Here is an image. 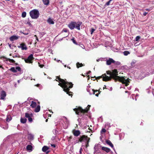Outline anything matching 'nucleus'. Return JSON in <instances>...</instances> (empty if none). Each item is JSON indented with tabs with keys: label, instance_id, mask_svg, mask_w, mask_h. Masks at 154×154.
<instances>
[{
	"label": "nucleus",
	"instance_id": "nucleus-1",
	"mask_svg": "<svg viewBox=\"0 0 154 154\" xmlns=\"http://www.w3.org/2000/svg\"><path fill=\"white\" fill-rule=\"evenodd\" d=\"M118 72L116 69H115L112 70V72L111 77H109L106 75L104 74L101 76H100L97 77V79H99L101 78H103V80L104 81H107L110 80L112 78L115 80H119V82H121L122 84H125L126 86H127L129 85V81L128 79L125 77H120L118 76Z\"/></svg>",
	"mask_w": 154,
	"mask_h": 154
},
{
	"label": "nucleus",
	"instance_id": "nucleus-2",
	"mask_svg": "<svg viewBox=\"0 0 154 154\" xmlns=\"http://www.w3.org/2000/svg\"><path fill=\"white\" fill-rule=\"evenodd\" d=\"M56 79H56V81L59 82L58 85L62 87L63 89V90L66 92L69 96H71L72 92L69 91V89L72 88L73 86L72 83L67 82L66 79L64 80L58 77H57Z\"/></svg>",
	"mask_w": 154,
	"mask_h": 154
},
{
	"label": "nucleus",
	"instance_id": "nucleus-3",
	"mask_svg": "<svg viewBox=\"0 0 154 154\" xmlns=\"http://www.w3.org/2000/svg\"><path fill=\"white\" fill-rule=\"evenodd\" d=\"M90 107L91 106L88 105L85 109H83L81 107H79L77 108H75L74 110L77 114L81 116H82V114H83L85 112H88Z\"/></svg>",
	"mask_w": 154,
	"mask_h": 154
},
{
	"label": "nucleus",
	"instance_id": "nucleus-4",
	"mask_svg": "<svg viewBox=\"0 0 154 154\" xmlns=\"http://www.w3.org/2000/svg\"><path fill=\"white\" fill-rule=\"evenodd\" d=\"M29 14L32 19H36L38 17L39 13L37 10L35 9L29 12Z\"/></svg>",
	"mask_w": 154,
	"mask_h": 154
},
{
	"label": "nucleus",
	"instance_id": "nucleus-5",
	"mask_svg": "<svg viewBox=\"0 0 154 154\" xmlns=\"http://www.w3.org/2000/svg\"><path fill=\"white\" fill-rule=\"evenodd\" d=\"M90 138H88L87 136L84 135L80 136L79 137V140L80 142L84 141L85 142H89Z\"/></svg>",
	"mask_w": 154,
	"mask_h": 154
},
{
	"label": "nucleus",
	"instance_id": "nucleus-6",
	"mask_svg": "<svg viewBox=\"0 0 154 154\" xmlns=\"http://www.w3.org/2000/svg\"><path fill=\"white\" fill-rule=\"evenodd\" d=\"M0 59L2 60L6 63H7L8 61H9L10 62L12 63H14L15 62V61L14 60L7 58L4 56L0 57Z\"/></svg>",
	"mask_w": 154,
	"mask_h": 154
},
{
	"label": "nucleus",
	"instance_id": "nucleus-7",
	"mask_svg": "<svg viewBox=\"0 0 154 154\" xmlns=\"http://www.w3.org/2000/svg\"><path fill=\"white\" fill-rule=\"evenodd\" d=\"M33 59V55L32 54H31L28 57L27 59H25L24 60L26 63H32Z\"/></svg>",
	"mask_w": 154,
	"mask_h": 154
},
{
	"label": "nucleus",
	"instance_id": "nucleus-8",
	"mask_svg": "<svg viewBox=\"0 0 154 154\" xmlns=\"http://www.w3.org/2000/svg\"><path fill=\"white\" fill-rule=\"evenodd\" d=\"M105 60V61L106 62V64L108 65H110L115 62L114 60L111 58H106Z\"/></svg>",
	"mask_w": 154,
	"mask_h": 154
},
{
	"label": "nucleus",
	"instance_id": "nucleus-9",
	"mask_svg": "<svg viewBox=\"0 0 154 154\" xmlns=\"http://www.w3.org/2000/svg\"><path fill=\"white\" fill-rule=\"evenodd\" d=\"M6 95V94L5 92L2 91L0 93V99L5 100V99Z\"/></svg>",
	"mask_w": 154,
	"mask_h": 154
},
{
	"label": "nucleus",
	"instance_id": "nucleus-10",
	"mask_svg": "<svg viewBox=\"0 0 154 154\" xmlns=\"http://www.w3.org/2000/svg\"><path fill=\"white\" fill-rule=\"evenodd\" d=\"M63 121L65 122V125H63V127L64 128H67L69 125V121L65 117H64Z\"/></svg>",
	"mask_w": 154,
	"mask_h": 154
},
{
	"label": "nucleus",
	"instance_id": "nucleus-11",
	"mask_svg": "<svg viewBox=\"0 0 154 154\" xmlns=\"http://www.w3.org/2000/svg\"><path fill=\"white\" fill-rule=\"evenodd\" d=\"M87 90L88 92L90 94H95V93L98 91L97 90L95 91L94 90L89 89L88 88V87L87 89Z\"/></svg>",
	"mask_w": 154,
	"mask_h": 154
},
{
	"label": "nucleus",
	"instance_id": "nucleus-12",
	"mask_svg": "<svg viewBox=\"0 0 154 154\" xmlns=\"http://www.w3.org/2000/svg\"><path fill=\"white\" fill-rule=\"evenodd\" d=\"M75 22H72L68 25L69 28L71 29H73L75 27Z\"/></svg>",
	"mask_w": 154,
	"mask_h": 154
},
{
	"label": "nucleus",
	"instance_id": "nucleus-13",
	"mask_svg": "<svg viewBox=\"0 0 154 154\" xmlns=\"http://www.w3.org/2000/svg\"><path fill=\"white\" fill-rule=\"evenodd\" d=\"M19 36L16 35H13L11 36L9 39L11 41H13L15 40H17L18 39Z\"/></svg>",
	"mask_w": 154,
	"mask_h": 154
},
{
	"label": "nucleus",
	"instance_id": "nucleus-14",
	"mask_svg": "<svg viewBox=\"0 0 154 154\" xmlns=\"http://www.w3.org/2000/svg\"><path fill=\"white\" fill-rule=\"evenodd\" d=\"M82 23L81 22H79L77 23L76 22L75 25V27L77 29L79 30L80 29V26L82 25Z\"/></svg>",
	"mask_w": 154,
	"mask_h": 154
},
{
	"label": "nucleus",
	"instance_id": "nucleus-15",
	"mask_svg": "<svg viewBox=\"0 0 154 154\" xmlns=\"http://www.w3.org/2000/svg\"><path fill=\"white\" fill-rule=\"evenodd\" d=\"M18 47L19 48H21L23 50H26L27 49L26 45L24 44H21L20 46H18Z\"/></svg>",
	"mask_w": 154,
	"mask_h": 154
},
{
	"label": "nucleus",
	"instance_id": "nucleus-16",
	"mask_svg": "<svg viewBox=\"0 0 154 154\" xmlns=\"http://www.w3.org/2000/svg\"><path fill=\"white\" fill-rule=\"evenodd\" d=\"M101 149L105 151L107 153L111 151V150L110 149L105 147H102Z\"/></svg>",
	"mask_w": 154,
	"mask_h": 154
},
{
	"label": "nucleus",
	"instance_id": "nucleus-17",
	"mask_svg": "<svg viewBox=\"0 0 154 154\" xmlns=\"http://www.w3.org/2000/svg\"><path fill=\"white\" fill-rule=\"evenodd\" d=\"M47 21L50 24H54V22L53 20L50 18H49Z\"/></svg>",
	"mask_w": 154,
	"mask_h": 154
},
{
	"label": "nucleus",
	"instance_id": "nucleus-18",
	"mask_svg": "<svg viewBox=\"0 0 154 154\" xmlns=\"http://www.w3.org/2000/svg\"><path fill=\"white\" fill-rule=\"evenodd\" d=\"M26 149L27 151L30 152L32 150V147L31 145H28L26 146Z\"/></svg>",
	"mask_w": 154,
	"mask_h": 154
},
{
	"label": "nucleus",
	"instance_id": "nucleus-19",
	"mask_svg": "<svg viewBox=\"0 0 154 154\" xmlns=\"http://www.w3.org/2000/svg\"><path fill=\"white\" fill-rule=\"evenodd\" d=\"M106 143L107 144H108V145L110 146L111 147H112L113 148H114L113 144L109 140H107L106 141Z\"/></svg>",
	"mask_w": 154,
	"mask_h": 154
},
{
	"label": "nucleus",
	"instance_id": "nucleus-20",
	"mask_svg": "<svg viewBox=\"0 0 154 154\" xmlns=\"http://www.w3.org/2000/svg\"><path fill=\"white\" fill-rule=\"evenodd\" d=\"M36 106V103L34 101H32L30 106L32 108H35Z\"/></svg>",
	"mask_w": 154,
	"mask_h": 154
},
{
	"label": "nucleus",
	"instance_id": "nucleus-21",
	"mask_svg": "<svg viewBox=\"0 0 154 154\" xmlns=\"http://www.w3.org/2000/svg\"><path fill=\"white\" fill-rule=\"evenodd\" d=\"M80 132L79 130L75 131L73 132L74 135L76 136H79L80 134Z\"/></svg>",
	"mask_w": 154,
	"mask_h": 154
},
{
	"label": "nucleus",
	"instance_id": "nucleus-22",
	"mask_svg": "<svg viewBox=\"0 0 154 154\" xmlns=\"http://www.w3.org/2000/svg\"><path fill=\"white\" fill-rule=\"evenodd\" d=\"M43 4L46 5H48L49 4V0H42Z\"/></svg>",
	"mask_w": 154,
	"mask_h": 154
},
{
	"label": "nucleus",
	"instance_id": "nucleus-23",
	"mask_svg": "<svg viewBox=\"0 0 154 154\" xmlns=\"http://www.w3.org/2000/svg\"><path fill=\"white\" fill-rule=\"evenodd\" d=\"M28 138L29 140H33L34 138V136L31 134H28Z\"/></svg>",
	"mask_w": 154,
	"mask_h": 154
},
{
	"label": "nucleus",
	"instance_id": "nucleus-24",
	"mask_svg": "<svg viewBox=\"0 0 154 154\" xmlns=\"http://www.w3.org/2000/svg\"><path fill=\"white\" fill-rule=\"evenodd\" d=\"M26 117L29 118L30 117H32V114H29L28 113H26L25 114Z\"/></svg>",
	"mask_w": 154,
	"mask_h": 154
},
{
	"label": "nucleus",
	"instance_id": "nucleus-25",
	"mask_svg": "<svg viewBox=\"0 0 154 154\" xmlns=\"http://www.w3.org/2000/svg\"><path fill=\"white\" fill-rule=\"evenodd\" d=\"M26 119L25 118H21L20 119V122L21 123H26Z\"/></svg>",
	"mask_w": 154,
	"mask_h": 154
},
{
	"label": "nucleus",
	"instance_id": "nucleus-26",
	"mask_svg": "<svg viewBox=\"0 0 154 154\" xmlns=\"http://www.w3.org/2000/svg\"><path fill=\"white\" fill-rule=\"evenodd\" d=\"M40 107L39 105L37 106L35 109V111L36 112H38L40 110Z\"/></svg>",
	"mask_w": 154,
	"mask_h": 154
},
{
	"label": "nucleus",
	"instance_id": "nucleus-27",
	"mask_svg": "<svg viewBox=\"0 0 154 154\" xmlns=\"http://www.w3.org/2000/svg\"><path fill=\"white\" fill-rule=\"evenodd\" d=\"M48 148L47 146H45L42 148V150L44 152H46L48 149Z\"/></svg>",
	"mask_w": 154,
	"mask_h": 154
},
{
	"label": "nucleus",
	"instance_id": "nucleus-28",
	"mask_svg": "<svg viewBox=\"0 0 154 154\" xmlns=\"http://www.w3.org/2000/svg\"><path fill=\"white\" fill-rule=\"evenodd\" d=\"M83 66V65L82 63H80L79 62H78L76 63V67L78 68L82 67Z\"/></svg>",
	"mask_w": 154,
	"mask_h": 154
},
{
	"label": "nucleus",
	"instance_id": "nucleus-29",
	"mask_svg": "<svg viewBox=\"0 0 154 154\" xmlns=\"http://www.w3.org/2000/svg\"><path fill=\"white\" fill-rule=\"evenodd\" d=\"M106 59V58H100L99 59H97V60L96 61L97 62H99L100 61H105Z\"/></svg>",
	"mask_w": 154,
	"mask_h": 154
},
{
	"label": "nucleus",
	"instance_id": "nucleus-30",
	"mask_svg": "<svg viewBox=\"0 0 154 154\" xmlns=\"http://www.w3.org/2000/svg\"><path fill=\"white\" fill-rule=\"evenodd\" d=\"M11 116L8 115L7 116L6 121L8 122H9L11 120Z\"/></svg>",
	"mask_w": 154,
	"mask_h": 154
},
{
	"label": "nucleus",
	"instance_id": "nucleus-31",
	"mask_svg": "<svg viewBox=\"0 0 154 154\" xmlns=\"http://www.w3.org/2000/svg\"><path fill=\"white\" fill-rule=\"evenodd\" d=\"M94 149L96 152L97 151L98 149V145L97 144H96L94 147Z\"/></svg>",
	"mask_w": 154,
	"mask_h": 154
},
{
	"label": "nucleus",
	"instance_id": "nucleus-32",
	"mask_svg": "<svg viewBox=\"0 0 154 154\" xmlns=\"http://www.w3.org/2000/svg\"><path fill=\"white\" fill-rule=\"evenodd\" d=\"M10 70L12 72H17V70H16V69L14 67H12L11 68Z\"/></svg>",
	"mask_w": 154,
	"mask_h": 154
},
{
	"label": "nucleus",
	"instance_id": "nucleus-33",
	"mask_svg": "<svg viewBox=\"0 0 154 154\" xmlns=\"http://www.w3.org/2000/svg\"><path fill=\"white\" fill-rule=\"evenodd\" d=\"M124 54L125 55L127 56L130 54V52L127 51H125L123 52Z\"/></svg>",
	"mask_w": 154,
	"mask_h": 154
},
{
	"label": "nucleus",
	"instance_id": "nucleus-34",
	"mask_svg": "<svg viewBox=\"0 0 154 154\" xmlns=\"http://www.w3.org/2000/svg\"><path fill=\"white\" fill-rule=\"evenodd\" d=\"M114 62H115L113 63H114L115 65H119L121 63H120L119 61H116L114 60Z\"/></svg>",
	"mask_w": 154,
	"mask_h": 154
},
{
	"label": "nucleus",
	"instance_id": "nucleus-35",
	"mask_svg": "<svg viewBox=\"0 0 154 154\" xmlns=\"http://www.w3.org/2000/svg\"><path fill=\"white\" fill-rule=\"evenodd\" d=\"M26 15V13L25 12H23L22 13V16L23 17H25Z\"/></svg>",
	"mask_w": 154,
	"mask_h": 154
},
{
	"label": "nucleus",
	"instance_id": "nucleus-36",
	"mask_svg": "<svg viewBox=\"0 0 154 154\" xmlns=\"http://www.w3.org/2000/svg\"><path fill=\"white\" fill-rule=\"evenodd\" d=\"M106 130L104 128H103L101 131V134H102L103 133H104L106 132Z\"/></svg>",
	"mask_w": 154,
	"mask_h": 154
},
{
	"label": "nucleus",
	"instance_id": "nucleus-37",
	"mask_svg": "<svg viewBox=\"0 0 154 154\" xmlns=\"http://www.w3.org/2000/svg\"><path fill=\"white\" fill-rule=\"evenodd\" d=\"M107 74L109 75H110L109 77H111L112 72L110 71H107L106 72Z\"/></svg>",
	"mask_w": 154,
	"mask_h": 154
},
{
	"label": "nucleus",
	"instance_id": "nucleus-38",
	"mask_svg": "<svg viewBox=\"0 0 154 154\" xmlns=\"http://www.w3.org/2000/svg\"><path fill=\"white\" fill-rule=\"evenodd\" d=\"M112 0H109L108 2H107L106 4L105 5H110V2L112 1Z\"/></svg>",
	"mask_w": 154,
	"mask_h": 154
},
{
	"label": "nucleus",
	"instance_id": "nucleus-39",
	"mask_svg": "<svg viewBox=\"0 0 154 154\" xmlns=\"http://www.w3.org/2000/svg\"><path fill=\"white\" fill-rule=\"evenodd\" d=\"M15 68L16 69V70H17V71H20L21 70L20 68V67H18V66L16 67V68Z\"/></svg>",
	"mask_w": 154,
	"mask_h": 154
},
{
	"label": "nucleus",
	"instance_id": "nucleus-40",
	"mask_svg": "<svg viewBox=\"0 0 154 154\" xmlns=\"http://www.w3.org/2000/svg\"><path fill=\"white\" fill-rule=\"evenodd\" d=\"M12 57L13 58H15V57H20V56L18 54L17 55H14Z\"/></svg>",
	"mask_w": 154,
	"mask_h": 154
},
{
	"label": "nucleus",
	"instance_id": "nucleus-41",
	"mask_svg": "<svg viewBox=\"0 0 154 154\" xmlns=\"http://www.w3.org/2000/svg\"><path fill=\"white\" fill-rule=\"evenodd\" d=\"M140 38V37L139 36H137L135 38V40L136 41H137Z\"/></svg>",
	"mask_w": 154,
	"mask_h": 154
},
{
	"label": "nucleus",
	"instance_id": "nucleus-42",
	"mask_svg": "<svg viewBox=\"0 0 154 154\" xmlns=\"http://www.w3.org/2000/svg\"><path fill=\"white\" fill-rule=\"evenodd\" d=\"M95 29L94 28H91V34H92L93 32L95 31Z\"/></svg>",
	"mask_w": 154,
	"mask_h": 154
},
{
	"label": "nucleus",
	"instance_id": "nucleus-43",
	"mask_svg": "<svg viewBox=\"0 0 154 154\" xmlns=\"http://www.w3.org/2000/svg\"><path fill=\"white\" fill-rule=\"evenodd\" d=\"M71 40L75 44H77L76 42L75 41V40L74 39V38H72L71 39Z\"/></svg>",
	"mask_w": 154,
	"mask_h": 154
},
{
	"label": "nucleus",
	"instance_id": "nucleus-44",
	"mask_svg": "<svg viewBox=\"0 0 154 154\" xmlns=\"http://www.w3.org/2000/svg\"><path fill=\"white\" fill-rule=\"evenodd\" d=\"M68 32V30L66 29H65V28H64L63 29L62 31V32Z\"/></svg>",
	"mask_w": 154,
	"mask_h": 154
},
{
	"label": "nucleus",
	"instance_id": "nucleus-45",
	"mask_svg": "<svg viewBox=\"0 0 154 154\" xmlns=\"http://www.w3.org/2000/svg\"><path fill=\"white\" fill-rule=\"evenodd\" d=\"M28 121L29 122H31L32 121V117H30L29 118H28Z\"/></svg>",
	"mask_w": 154,
	"mask_h": 154
},
{
	"label": "nucleus",
	"instance_id": "nucleus-46",
	"mask_svg": "<svg viewBox=\"0 0 154 154\" xmlns=\"http://www.w3.org/2000/svg\"><path fill=\"white\" fill-rule=\"evenodd\" d=\"M38 64H39V66L41 68H42L43 67V66H44L43 65H41L39 63H38Z\"/></svg>",
	"mask_w": 154,
	"mask_h": 154
},
{
	"label": "nucleus",
	"instance_id": "nucleus-47",
	"mask_svg": "<svg viewBox=\"0 0 154 154\" xmlns=\"http://www.w3.org/2000/svg\"><path fill=\"white\" fill-rule=\"evenodd\" d=\"M82 150H83V149H82V148H81L80 149V151H79L80 154H82Z\"/></svg>",
	"mask_w": 154,
	"mask_h": 154
},
{
	"label": "nucleus",
	"instance_id": "nucleus-48",
	"mask_svg": "<svg viewBox=\"0 0 154 154\" xmlns=\"http://www.w3.org/2000/svg\"><path fill=\"white\" fill-rule=\"evenodd\" d=\"M34 36H35V37H36V41H39V40H38V38L37 37L36 35H34Z\"/></svg>",
	"mask_w": 154,
	"mask_h": 154
},
{
	"label": "nucleus",
	"instance_id": "nucleus-49",
	"mask_svg": "<svg viewBox=\"0 0 154 154\" xmlns=\"http://www.w3.org/2000/svg\"><path fill=\"white\" fill-rule=\"evenodd\" d=\"M147 14V13L145 12L143 13V15L144 16H146V14Z\"/></svg>",
	"mask_w": 154,
	"mask_h": 154
},
{
	"label": "nucleus",
	"instance_id": "nucleus-50",
	"mask_svg": "<svg viewBox=\"0 0 154 154\" xmlns=\"http://www.w3.org/2000/svg\"><path fill=\"white\" fill-rule=\"evenodd\" d=\"M11 2L12 4H14L15 3V1L14 0H11Z\"/></svg>",
	"mask_w": 154,
	"mask_h": 154
},
{
	"label": "nucleus",
	"instance_id": "nucleus-51",
	"mask_svg": "<svg viewBox=\"0 0 154 154\" xmlns=\"http://www.w3.org/2000/svg\"><path fill=\"white\" fill-rule=\"evenodd\" d=\"M51 146L54 148H55L56 146L54 144H51Z\"/></svg>",
	"mask_w": 154,
	"mask_h": 154
},
{
	"label": "nucleus",
	"instance_id": "nucleus-52",
	"mask_svg": "<svg viewBox=\"0 0 154 154\" xmlns=\"http://www.w3.org/2000/svg\"><path fill=\"white\" fill-rule=\"evenodd\" d=\"M87 142V144H86V147H87L88 146H89V145H88L89 142Z\"/></svg>",
	"mask_w": 154,
	"mask_h": 154
},
{
	"label": "nucleus",
	"instance_id": "nucleus-53",
	"mask_svg": "<svg viewBox=\"0 0 154 154\" xmlns=\"http://www.w3.org/2000/svg\"><path fill=\"white\" fill-rule=\"evenodd\" d=\"M145 10L146 11H149L150 10L148 9H146Z\"/></svg>",
	"mask_w": 154,
	"mask_h": 154
},
{
	"label": "nucleus",
	"instance_id": "nucleus-54",
	"mask_svg": "<svg viewBox=\"0 0 154 154\" xmlns=\"http://www.w3.org/2000/svg\"><path fill=\"white\" fill-rule=\"evenodd\" d=\"M8 44L9 47L11 48V44H9V43H8Z\"/></svg>",
	"mask_w": 154,
	"mask_h": 154
},
{
	"label": "nucleus",
	"instance_id": "nucleus-55",
	"mask_svg": "<svg viewBox=\"0 0 154 154\" xmlns=\"http://www.w3.org/2000/svg\"><path fill=\"white\" fill-rule=\"evenodd\" d=\"M96 96H98V94H95Z\"/></svg>",
	"mask_w": 154,
	"mask_h": 154
},
{
	"label": "nucleus",
	"instance_id": "nucleus-56",
	"mask_svg": "<svg viewBox=\"0 0 154 154\" xmlns=\"http://www.w3.org/2000/svg\"><path fill=\"white\" fill-rule=\"evenodd\" d=\"M67 67L68 68H69V69H70V68L69 67V66H67Z\"/></svg>",
	"mask_w": 154,
	"mask_h": 154
},
{
	"label": "nucleus",
	"instance_id": "nucleus-57",
	"mask_svg": "<svg viewBox=\"0 0 154 154\" xmlns=\"http://www.w3.org/2000/svg\"><path fill=\"white\" fill-rule=\"evenodd\" d=\"M48 121V119H46V122H47Z\"/></svg>",
	"mask_w": 154,
	"mask_h": 154
},
{
	"label": "nucleus",
	"instance_id": "nucleus-58",
	"mask_svg": "<svg viewBox=\"0 0 154 154\" xmlns=\"http://www.w3.org/2000/svg\"><path fill=\"white\" fill-rule=\"evenodd\" d=\"M64 66V67H66V65H65Z\"/></svg>",
	"mask_w": 154,
	"mask_h": 154
},
{
	"label": "nucleus",
	"instance_id": "nucleus-59",
	"mask_svg": "<svg viewBox=\"0 0 154 154\" xmlns=\"http://www.w3.org/2000/svg\"><path fill=\"white\" fill-rule=\"evenodd\" d=\"M18 82L19 83V82H20V81H19V80H18Z\"/></svg>",
	"mask_w": 154,
	"mask_h": 154
},
{
	"label": "nucleus",
	"instance_id": "nucleus-60",
	"mask_svg": "<svg viewBox=\"0 0 154 154\" xmlns=\"http://www.w3.org/2000/svg\"><path fill=\"white\" fill-rule=\"evenodd\" d=\"M59 61H60L59 60H57V62H59Z\"/></svg>",
	"mask_w": 154,
	"mask_h": 154
},
{
	"label": "nucleus",
	"instance_id": "nucleus-61",
	"mask_svg": "<svg viewBox=\"0 0 154 154\" xmlns=\"http://www.w3.org/2000/svg\"><path fill=\"white\" fill-rule=\"evenodd\" d=\"M125 93L128 92V91H125Z\"/></svg>",
	"mask_w": 154,
	"mask_h": 154
},
{
	"label": "nucleus",
	"instance_id": "nucleus-62",
	"mask_svg": "<svg viewBox=\"0 0 154 154\" xmlns=\"http://www.w3.org/2000/svg\"><path fill=\"white\" fill-rule=\"evenodd\" d=\"M90 72H91V71H89L88 72V74H89V73H90Z\"/></svg>",
	"mask_w": 154,
	"mask_h": 154
},
{
	"label": "nucleus",
	"instance_id": "nucleus-63",
	"mask_svg": "<svg viewBox=\"0 0 154 154\" xmlns=\"http://www.w3.org/2000/svg\"><path fill=\"white\" fill-rule=\"evenodd\" d=\"M2 67V66H0V68H1Z\"/></svg>",
	"mask_w": 154,
	"mask_h": 154
},
{
	"label": "nucleus",
	"instance_id": "nucleus-64",
	"mask_svg": "<svg viewBox=\"0 0 154 154\" xmlns=\"http://www.w3.org/2000/svg\"><path fill=\"white\" fill-rule=\"evenodd\" d=\"M56 60V58H55V59H54V60Z\"/></svg>",
	"mask_w": 154,
	"mask_h": 154
}]
</instances>
